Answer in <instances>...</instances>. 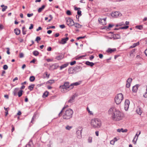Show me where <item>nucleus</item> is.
<instances>
[{
	"label": "nucleus",
	"instance_id": "f257e3e1",
	"mask_svg": "<svg viewBox=\"0 0 147 147\" xmlns=\"http://www.w3.org/2000/svg\"><path fill=\"white\" fill-rule=\"evenodd\" d=\"M108 113L111 116L112 119L114 121H119L122 118L123 115L122 113L115 107H111L109 110Z\"/></svg>",
	"mask_w": 147,
	"mask_h": 147
},
{
	"label": "nucleus",
	"instance_id": "f03ea898",
	"mask_svg": "<svg viewBox=\"0 0 147 147\" xmlns=\"http://www.w3.org/2000/svg\"><path fill=\"white\" fill-rule=\"evenodd\" d=\"M90 124L91 126L94 128H99L101 126V121L99 119H93L91 120Z\"/></svg>",
	"mask_w": 147,
	"mask_h": 147
},
{
	"label": "nucleus",
	"instance_id": "7ed1b4c3",
	"mask_svg": "<svg viewBox=\"0 0 147 147\" xmlns=\"http://www.w3.org/2000/svg\"><path fill=\"white\" fill-rule=\"evenodd\" d=\"M73 111L72 110L69 109L66 110L63 115V118L65 119H69L72 117Z\"/></svg>",
	"mask_w": 147,
	"mask_h": 147
},
{
	"label": "nucleus",
	"instance_id": "20e7f679",
	"mask_svg": "<svg viewBox=\"0 0 147 147\" xmlns=\"http://www.w3.org/2000/svg\"><path fill=\"white\" fill-rule=\"evenodd\" d=\"M123 98V94L122 93H119L115 96L114 100L117 105H119L121 103Z\"/></svg>",
	"mask_w": 147,
	"mask_h": 147
},
{
	"label": "nucleus",
	"instance_id": "39448f33",
	"mask_svg": "<svg viewBox=\"0 0 147 147\" xmlns=\"http://www.w3.org/2000/svg\"><path fill=\"white\" fill-rule=\"evenodd\" d=\"M69 84V82H65L64 83L63 85L60 86V88L63 90H69L71 89H70V85Z\"/></svg>",
	"mask_w": 147,
	"mask_h": 147
},
{
	"label": "nucleus",
	"instance_id": "423d86ee",
	"mask_svg": "<svg viewBox=\"0 0 147 147\" xmlns=\"http://www.w3.org/2000/svg\"><path fill=\"white\" fill-rule=\"evenodd\" d=\"M66 24L69 26H72L74 24V22L73 20L70 18H66Z\"/></svg>",
	"mask_w": 147,
	"mask_h": 147
},
{
	"label": "nucleus",
	"instance_id": "0eeeda50",
	"mask_svg": "<svg viewBox=\"0 0 147 147\" xmlns=\"http://www.w3.org/2000/svg\"><path fill=\"white\" fill-rule=\"evenodd\" d=\"M82 129L81 128H80L76 131V134L77 135V136L79 139H80L82 138Z\"/></svg>",
	"mask_w": 147,
	"mask_h": 147
},
{
	"label": "nucleus",
	"instance_id": "6e6552de",
	"mask_svg": "<svg viewBox=\"0 0 147 147\" xmlns=\"http://www.w3.org/2000/svg\"><path fill=\"white\" fill-rule=\"evenodd\" d=\"M123 106L125 111H127L128 110L129 108V100H125Z\"/></svg>",
	"mask_w": 147,
	"mask_h": 147
},
{
	"label": "nucleus",
	"instance_id": "1a4fd4ad",
	"mask_svg": "<svg viewBox=\"0 0 147 147\" xmlns=\"http://www.w3.org/2000/svg\"><path fill=\"white\" fill-rule=\"evenodd\" d=\"M122 14L118 11H115L114 12H112L111 13L112 16L114 18H116L118 16H120Z\"/></svg>",
	"mask_w": 147,
	"mask_h": 147
},
{
	"label": "nucleus",
	"instance_id": "9d476101",
	"mask_svg": "<svg viewBox=\"0 0 147 147\" xmlns=\"http://www.w3.org/2000/svg\"><path fill=\"white\" fill-rule=\"evenodd\" d=\"M69 38L66 37L65 38H63L61 41H59V43L61 44H64L66 43L67 41L69 40Z\"/></svg>",
	"mask_w": 147,
	"mask_h": 147
},
{
	"label": "nucleus",
	"instance_id": "9b49d317",
	"mask_svg": "<svg viewBox=\"0 0 147 147\" xmlns=\"http://www.w3.org/2000/svg\"><path fill=\"white\" fill-rule=\"evenodd\" d=\"M138 132H139L138 134H136L135 138H134V140H133V142L134 143V144H136V141L138 139V136L139 135H140V134H141V131H139Z\"/></svg>",
	"mask_w": 147,
	"mask_h": 147
},
{
	"label": "nucleus",
	"instance_id": "f8f14e48",
	"mask_svg": "<svg viewBox=\"0 0 147 147\" xmlns=\"http://www.w3.org/2000/svg\"><path fill=\"white\" fill-rule=\"evenodd\" d=\"M76 96L75 95H74L71 96L70 99L68 101V103H72L74 101V99H75Z\"/></svg>",
	"mask_w": 147,
	"mask_h": 147
},
{
	"label": "nucleus",
	"instance_id": "ddd939ff",
	"mask_svg": "<svg viewBox=\"0 0 147 147\" xmlns=\"http://www.w3.org/2000/svg\"><path fill=\"white\" fill-rule=\"evenodd\" d=\"M74 71L76 72L80 71L82 69V67L79 66H77L74 68Z\"/></svg>",
	"mask_w": 147,
	"mask_h": 147
},
{
	"label": "nucleus",
	"instance_id": "4468645a",
	"mask_svg": "<svg viewBox=\"0 0 147 147\" xmlns=\"http://www.w3.org/2000/svg\"><path fill=\"white\" fill-rule=\"evenodd\" d=\"M75 71L74 68L71 67L68 69V73L69 74H73L74 73Z\"/></svg>",
	"mask_w": 147,
	"mask_h": 147
},
{
	"label": "nucleus",
	"instance_id": "2eb2a0df",
	"mask_svg": "<svg viewBox=\"0 0 147 147\" xmlns=\"http://www.w3.org/2000/svg\"><path fill=\"white\" fill-rule=\"evenodd\" d=\"M116 51V48L112 49L109 48L107 50V52L109 53H111Z\"/></svg>",
	"mask_w": 147,
	"mask_h": 147
},
{
	"label": "nucleus",
	"instance_id": "dca6fc26",
	"mask_svg": "<svg viewBox=\"0 0 147 147\" xmlns=\"http://www.w3.org/2000/svg\"><path fill=\"white\" fill-rule=\"evenodd\" d=\"M26 147H34L32 141H30L26 145Z\"/></svg>",
	"mask_w": 147,
	"mask_h": 147
},
{
	"label": "nucleus",
	"instance_id": "f3484780",
	"mask_svg": "<svg viewBox=\"0 0 147 147\" xmlns=\"http://www.w3.org/2000/svg\"><path fill=\"white\" fill-rule=\"evenodd\" d=\"M80 84V83L78 82H76L74 83H72L70 85V89H72L73 88L74 86H77Z\"/></svg>",
	"mask_w": 147,
	"mask_h": 147
},
{
	"label": "nucleus",
	"instance_id": "a211bd4d",
	"mask_svg": "<svg viewBox=\"0 0 147 147\" xmlns=\"http://www.w3.org/2000/svg\"><path fill=\"white\" fill-rule=\"evenodd\" d=\"M136 111L137 113L139 115H141L142 113V111L140 108L139 107H137Z\"/></svg>",
	"mask_w": 147,
	"mask_h": 147
},
{
	"label": "nucleus",
	"instance_id": "6ab92c4d",
	"mask_svg": "<svg viewBox=\"0 0 147 147\" xmlns=\"http://www.w3.org/2000/svg\"><path fill=\"white\" fill-rule=\"evenodd\" d=\"M130 51V56L132 57H134V55L136 53L135 49H133L132 50Z\"/></svg>",
	"mask_w": 147,
	"mask_h": 147
},
{
	"label": "nucleus",
	"instance_id": "aec40b11",
	"mask_svg": "<svg viewBox=\"0 0 147 147\" xmlns=\"http://www.w3.org/2000/svg\"><path fill=\"white\" fill-rule=\"evenodd\" d=\"M98 21L99 22H100L102 21H104V22H102L103 24V25H105L106 24V18L103 19L99 18L98 20Z\"/></svg>",
	"mask_w": 147,
	"mask_h": 147
},
{
	"label": "nucleus",
	"instance_id": "412c9836",
	"mask_svg": "<svg viewBox=\"0 0 147 147\" xmlns=\"http://www.w3.org/2000/svg\"><path fill=\"white\" fill-rule=\"evenodd\" d=\"M85 64L89 66L90 67H92L94 65V63L92 62H90L89 61H86L85 63Z\"/></svg>",
	"mask_w": 147,
	"mask_h": 147
},
{
	"label": "nucleus",
	"instance_id": "4be33fe9",
	"mask_svg": "<svg viewBox=\"0 0 147 147\" xmlns=\"http://www.w3.org/2000/svg\"><path fill=\"white\" fill-rule=\"evenodd\" d=\"M120 38V35L118 34H114L113 35V38L114 39H119Z\"/></svg>",
	"mask_w": 147,
	"mask_h": 147
},
{
	"label": "nucleus",
	"instance_id": "5701e85b",
	"mask_svg": "<svg viewBox=\"0 0 147 147\" xmlns=\"http://www.w3.org/2000/svg\"><path fill=\"white\" fill-rule=\"evenodd\" d=\"M64 57V55L62 54L56 57L55 59L58 60H61Z\"/></svg>",
	"mask_w": 147,
	"mask_h": 147
},
{
	"label": "nucleus",
	"instance_id": "b1692460",
	"mask_svg": "<svg viewBox=\"0 0 147 147\" xmlns=\"http://www.w3.org/2000/svg\"><path fill=\"white\" fill-rule=\"evenodd\" d=\"M139 87L138 85H137L133 87L132 91L134 92H136L137 91Z\"/></svg>",
	"mask_w": 147,
	"mask_h": 147
},
{
	"label": "nucleus",
	"instance_id": "393cba45",
	"mask_svg": "<svg viewBox=\"0 0 147 147\" xmlns=\"http://www.w3.org/2000/svg\"><path fill=\"white\" fill-rule=\"evenodd\" d=\"M19 88H15L13 91V94L14 96L17 95V93L18 92V91L19 90Z\"/></svg>",
	"mask_w": 147,
	"mask_h": 147
},
{
	"label": "nucleus",
	"instance_id": "a878e982",
	"mask_svg": "<svg viewBox=\"0 0 147 147\" xmlns=\"http://www.w3.org/2000/svg\"><path fill=\"white\" fill-rule=\"evenodd\" d=\"M45 5H42L41 7L39 8L38 10V13H40L45 8Z\"/></svg>",
	"mask_w": 147,
	"mask_h": 147
},
{
	"label": "nucleus",
	"instance_id": "bb28decb",
	"mask_svg": "<svg viewBox=\"0 0 147 147\" xmlns=\"http://www.w3.org/2000/svg\"><path fill=\"white\" fill-rule=\"evenodd\" d=\"M20 30L18 29H15L14 30V32L16 35H19L20 32Z\"/></svg>",
	"mask_w": 147,
	"mask_h": 147
},
{
	"label": "nucleus",
	"instance_id": "cd10ccee",
	"mask_svg": "<svg viewBox=\"0 0 147 147\" xmlns=\"http://www.w3.org/2000/svg\"><path fill=\"white\" fill-rule=\"evenodd\" d=\"M139 44V42H137L136 43H134L133 45L130 46L129 47V49L130 48H134L136 47V46L138 45Z\"/></svg>",
	"mask_w": 147,
	"mask_h": 147
},
{
	"label": "nucleus",
	"instance_id": "c85d7f7f",
	"mask_svg": "<svg viewBox=\"0 0 147 147\" xmlns=\"http://www.w3.org/2000/svg\"><path fill=\"white\" fill-rule=\"evenodd\" d=\"M74 25L75 27L77 28H81L82 26V25L78 23H74Z\"/></svg>",
	"mask_w": 147,
	"mask_h": 147
},
{
	"label": "nucleus",
	"instance_id": "c756f323",
	"mask_svg": "<svg viewBox=\"0 0 147 147\" xmlns=\"http://www.w3.org/2000/svg\"><path fill=\"white\" fill-rule=\"evenodd\" d=\"M68 63H65V64H64L62 65L60 67V69H63L65 67H66L68 66Z\"/></svg>",
	"mask_w": 147,
	"mask_h": 147
},
{
	"label": "nucleus",
	"instance_id": "7c9ffc66",
	"mask_svg": "<svg viewBox=\"0 0 147 147\" xmlns=\"http://www.w3.org/2000/svg\"><path fill=\"white\" fill-rule=\"evenodd\" d=\"M23 91L22 90H20L18 92V95L19 97H20L22 96L23 94Z\"/></svg>",
	"mask_w": 147,
	"mask_h": 147
},
{
	"label": "nucleus",
	"instance_id": "2f4dec72",
	"mask_svg": "<svg viewBox=\"0 0 147 147\" xmlns=\"http://www.w3.org/2000/svg\"><path fill=\"white\" fill-rule=\"evenodd\" d=\"M34 84H32L31 85L29 86L28 87V89L30 91L32 90L34 88Z\"/></svg>",
	"mask_w": 147,
	"mask_h": 147
},
{
	"label": "nucleus",
	"instance_id": "473e14b6",
	"mask_svg": "<svg viewBox=\"0 0 147 147\" xmlns=\"http://www.w3.org/2000/svg\"><path fill=\"white\" fill-rule=\"evenodd\" d=\"M48 94H49V92L47 91H46L43 94V97L45 98V97H47L48 95Z\"/></svg>",
	"mask_w": 147,
	"mask_h": 147
},
{
	"label": "nucleus",
	"instance_id": "72a5a7b5",
	"mask_svg": "<svg viewBox=\"0 0 147 147\" xmlns=\"http://www.w3.org/2000/svg\"><path fill=\"white\" fill-rule=\"evenodd\" d=\"M33 54L35 56H38L39 55V52L37 51H34L33 52Z\"/></svg>",
	"mask_w": 147,
	"mask_h": 147
},
{
	"label": "nucleus",
	"instance_id": "f704fd0d",
	"mask_svg": "<svg viewBox=\"0 0 147 147\" xmlns=\"http://www.w3.org/2000/svg\"><path fill=\"white\" fill-rule=\"evenodd\" d=\"M35 79V77L33 76H32L30 78L29 80L31 82H33L34 81Z\"/></svg>",
	"mask_w": 147,
	"mask_h": 147
},
{
	"label": "nucleus",
	"instance_id": "c9c22d12",
	"mask_svg": "<svg viewBox=\"0 0 147 147\" xmlns=\"http://www.w3.org/2000/svg\"><path fill=\"white\" fill-rule=\"evenodd\" d=\"M36 117V115L35 114H34L32 119L31 121V122L32 123H34V119Z\"/></svg>",
	"mask_w": 147,
	"mask_h": 147
},
{
	"label": "nucleus",
	"instance_id": "e433bc0d",
	"mask_svg": "<svg viewBox=\"0 0 147 147\" xmlns=\"http://www.w3.org/2000/svg\"><path fill=\"white\" fill-rule=\"evenodd\" d=\"M72 126H69V125H67L65 127V129L67 130H70L72 128Z\"/></svg>",
	"mask_w": 147,
	"mask_h": 147
},
{
	"label": "nucleus",
	"instance_id": "4c0bfd02",
	"mask_svg": "<svg viewBox=\"0 0 147 147\" xmlns=\"http://www.w3.org/2000/svg\"><path fill=\"white\" fill-rule=\"evenodd\" d=\"M68 106L67 105L65 107H64L61 110V111H60V112L59 113L58 115L59 117L61 115V113L63 112V110L65 109V108H66L67 107H68Z\"/></svg>",
	"mask_w": 147,
	"mask_h": 147
},
{
	"label": "nucleus",
	"instance_id": "58836bf2",
	"mask_svg": "<svg viewBox=\"0 0 147 147\" xmlns=\"http://www.w3.org/2000/svg\"><path fill=\"white\" fill-rule=\"evenodd\" d=\"M50 67L52 68L53 69H56L57 68L56 67V65L55 64H53L50 65Z\"/></svg>",
	"mask_w": 147,
	"mask_h": 147
},
{
	"label": "nucleus",
	"instance_id": "ea45409f",
	"mask_svg": "<svg viewBox=\"0 0 147 147\" xmlns=\"http://www.w3.org/2000/svg\"><path fill=\"white\" fill-rule=\"evenodd\" d=\"M55 28V26H48L47 27V30L51 29V28Z\"/></svg>",
	"mask_w": 147,
	"mask_h": 147
},
{
	"label": "nucleus",
	"instance_id": "a19ab883",
	"mask_svg": "<svg viewBox=\"0 0 147 147\" xmlns=\"http://www.w3.org/2000/svg\"><path fill=\"white\" fill-rule=\"evenodd\" d=\"M54 80H50L48 81V83L50 84H52L54 82Z\"/></svg>",
	"mask_w": 147,
	"mask_h": 147
},
{
	"label": "nucleus",
	"instance_id": "79ce46f5",
	"mask_svg": "<svg viewBox=\"0 0 147 147\" xmlns=\"http://www.w3.org/2000/svg\"><path fill=\"white\" fill-rule=\"evenodd\" d=\"M41 38L39 36H37L36 39L35 40L37 41V42H38L40 40Z\"/></svg>",
	"mask_w": 147,
	"mask_h": 147
},
{
	"label": "nucleus",
	"instance_id": "37998d69",
	"mask_svg": "<svg viewBox=\"0 0 147 147\" xmlns=\"http://www.w3.org/2000/svg\"><path fill=\"white\" fill-rule=\"evenodd\" d=\"M136 27L137 28H138L139 30H142L143 28L142 26V25L136 26Z\"/></svg>",
	"mask_w": 147,
	"mask_h": 147
},
{
	"label": "nucleus",
	"instance_id": "c03bdc74",
	"mask_svg": "<svg viewBox=\"0 0 147 147\" xmlns=\"http://www.w3.org/2000/svg\"><path fill=\"white\" fill-rule=\"evenodd\" d=\"M129 26H125L121 27L120 28L121 29H126L128 28Z\"/></svg>",
	"mask_w": 147,
	"mask_h": 147
},
{
	"label": "nucleus",
	"instance_id": "a18cd8bd",
	"mask_svg": "<svg viewBox=\"0 0 147 147\" xmlns=\"http://www.w3.org/2000/svg\"><path fill=\"white\" fill-rule=\"evenodd\" d=\"M92 138L91 137H89L88 139V142L89 143H91L92 142Z\"/></svg>",
	"mask_w": 147,
	"mask_h": 147
},
{
	"label": "nucleus",
	"instance_id": "49530a36",
	"mask_svg": "<svg viewBox=\"0 0 147 147\" xmlns=\"http://www.w3.org/2000/svg\"><path fill=\"white\" fill-rule=\"evenodd\" d=\"M8 67L7 65H3V68L4 69L6 70L8 69Z\"/></svg>",
	"mask_w": 147,
	"mask_h": 147
},
{
	"label": "nucleus",
	"instance_id": "de8ad7c7",
	"mask_svg": "<svg viewBox=\"0 0 147 147\" xmlns=\"http://www.w3.org/2000/svg\"><path fill=\"white\" fill-rule=\"evenodd\" d=\"M123 128L117 129V131L119 132H123Z\"/></svg>",
	"mask_w": 147,
	"mask_h": 147
},
{
	"label": "nucleus",
	"instance_id": "09e8293b",
	"mask_svg": "<svg viewBox=\"0 0 147 147\" xmlns=\"http://www.w3.org/2000/svg\"><path fill=\"white\" fill-rule=\"evenodd\" d=\"M6 49L7 50V53L8 55H9L10 53V52H9V50H10L9 48L8 47H7V48H6Z\"/></svg>",
	"mask_w": 147,
	"mask_h": 147
},
{
	"label": "nucleus",
	"instance_id": "8fccbe9b",
	"mask_svg": "<svg viewBox=\"0 0 147 147\" xmlns=\"http://www.w3.org/2000/svg\"><path fill=\"white\" fill-rule=\"evenodd\" d=\"M81 12H82L80 10H78L77 12L79 16H81L82 15Z\"/></svg>",
	"mask_w": 147,
	"mask_h": 147
},
{
	"label": "nucleus",
	"instance_id": "3c124183",
	"mask_svg": "<svg viewBox=\"0 0 147 147\" xmlns=\"http://www.w3.org/2000/svg\"><path fill=\"white\" fill-rule=\"evenodd\" d=\"M66 13L68 15H70L71 14V12L69 10L67 11Z\"/></svg>",
	"mask_w": 147,
	"mask_h": 147
},
{
	"label": "nucleus",
	"instance_id": "603ef678",
	"mask_svg": "<svg viewBox=\"0 0 147 147\" xmlns=\"http://www.w3.org/2000/svg\"><path fill=\"white\" fill-rule=\"evenodd\" d=\"M7 8V6H4V7L2 9V11H5V10Z\"/></svg>",
	"mask_w": 147,
	"mask_h": 147
},
{
	"label": "nucleus",
	"instance_id": "864d4df0",
	"mask_svg": "<svg viewBox=\"0 0 147 147\" xmlns=\"http://www.w3.org/2000/svg\"><path fill=\"white\" fill-rule=\"evenodd\" d=\"M129 81V78L128 79H127V83L126 84V87H127V88H129V85H128V84H129V82H128Z\"/></svg>",
	"mask_w": 147,
	"mask_h": 147
},
{
	"label": "nucleus",
	"instance_id": "5fc2aeb1",
	"mask_svg": "<svg viewBox=\"0 0 147 147\" xmlns=\"http://www.w3.org/2000/svg\"><path fill=\"white\" fill-rule=\"evenodd\" d=\"M124 23L123 22H122L121 23H120L119 24H118L116 25V27H117L118 26H121L123 24H124Z\"/></svg>",
	"mask_w": 147,
	"mask_h": 147
},
{
	"label": "nucleus",
	"instance_id": "6e6d98bb",
	"mask_svg": "<svg viewBox=\"0 0 147 147\" xmlns=\"http://www.w3.org/2000/svg\"><path fill=\"white\" fill-rule=\"evenodd\" d=\"M76 61H72V62H71L70 63V64L71 65H74L75 64H76Z\"/></svg>",
	"mask_w": 147,
	"mask_h": 147
},
{
	"label": "nucleus",
	"instance_id": "4d7b16f0",
	"mask_svg": "<svg viewBox=\"0 0 147 147\" xmlns=\"http://www.w3.org/2000/svg\"><path fill=\"white\" fill-rule=\"evenodd\" d=\"M33 15V13H31L30 14L28 13L27 14V16L28 17H30L31 16H32Z\"/></svg>",
	"mask_w": 147,
	"mask_h": 147
},
{
	"label": "nucleus",
	"instance_id": "13d9d810",
	"mask_svg": "<svg viewBox=\"0 0 147 147\" xmlns=\"http://www.w3.org/2000/svg\"><path fill=\"white\" fill-rule=\"evenodd\" d=\"M113 24H109L108 27L107 28L108 29H109L110 28L113 27V26H114Z\"/></svg>",
	"mask_w": 147,
	"mask_h": 147
},
{
	"label": "nucleus",
	"instance_id": "bf43d9fd",
	"mask_svg": "<svg viewBox=\"0 0 147 147\" xmlns=\"http://www.w3.org/2000/svg\"><path fill=\"white\" fill-rule=\"evenodd\" d=\"M85 37V36H80V37H78L77 38V39L78 40L80 39H83V38H84Z\"/></svg>",
	"mask_w": 147,
	"mask_h": 147
},
{
	"label": "nucleus",
	"instance_id": "052dcab7",
	"mask_svg": "<svg viewBox=\"0 0 147 147\" xmlns=\"http://www.w3.org/2000/svg\"><path fill=\"white\" fill-rule=\"evenodd\" d=\"M115 142V141L114 140H112L110 142L111 144L112 145H114Z\"/></svg>",
	"mask_w": 147,
	"mask_h": 147
},
{
	"label": "nucleus",
	"instance_id": "680f3d73",
	"mask_svg": "<svg viewBox=\"0 0 147 147\" xmlns=\"http://www.w3.org/2000/svg\"><path fill=\"white\" fill-rule=\"evenodd\" d=\"M61 28H65V26L64 24L61 25L59 26Z\"/></svg>",
	"mask_w": 147,
	"mask_h": 147
},
{
	"label": "nucleus",
	"instance_id": "e2e57ef3",
	"mask_svg": "<svg viewBox=\"0 0 147 147\" xmlns=\"http://www.w3.org/2000/svg\"><path fill=\"white\" fill-rule=\"evenodd\" d=\"M33 25L32 24H30V26L29 28V29L31 30L33 29Z\"/></svg>",
	"mask_w": 147,
	"mask_h": 147
},
{
	"label": "nucleus",
	"instance_id": "0e129e2a",
	"mask_svg": "<svg viewBox=\"0 0 147 147\" xmlns=\"http://www.w3.org/2000/svg\"><path fill=\"white\" fill-rule=\"evenodd\" d=\"M20 58H22L24 57V54L22 53H20Z\"/></svg>",
	"mask_w": 147,
	"mask_h": 147
},
{
	"label": "nucleus",
	"instance_id": "69168bd1",
	"mask_svg": "<svg viewBox=\"0 0 147 147\" xmlns=\"http://www.w3.org/2000/svg\"><path fill=\"white\" fill-rule=\"evenodd\" d=\"M98 56L100 58L102 59L103 57V55L102 54H100L98 55Z\"/></svg>",
	"mask_w": 147,
	"mask_h": 147
},
{
	"label": "nucleus",
	"instance_id": "338daca9",
	"mask_svg": "<svg viewBox=\"0 0 147 147\" xmlns=\"http://www.w3.org/2000/svg\"><path fill=\"white\" fill-rule=\"evenodd\" d=\"M42 29V28L40 27V26H39L38 27V28L36 30V31H39V30H41Z\"/></svg>",
	"mask_w": 147,
	"mask_h": 147
},
{
	"label": "nucleus",
	"instance_id": "774afa93",
	"mask_svg": "<svg viewBox=\"0 0 147 147\" xmlns=\"http://www.w3.org/2000/svg\"><path fill=\"white\" fill-rule=\"evenodd\" d=\"M144 96L145 98H147V92H146L145 94H144Z\"/></svg>",
	"mask_w": 147,
	"mask_h": 147
}]
</instances>
